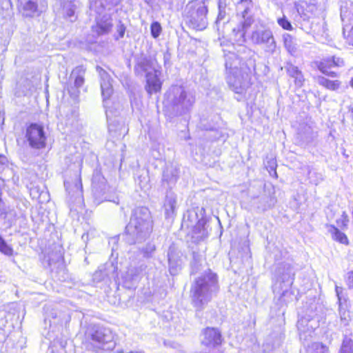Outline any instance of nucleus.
<instances>
[{
	"mask_svg": "<svg viewBox=\"0 0 353 353\" xmlns=\"http://www.w3.org/2000/svg\"><path fill=\"white\" fill-rule=\"evenodd\" d=\"M341 18L345 22L347 21L353 20V1L346 2L345 6H342L341 8Z\"/></svg>",
	"mask_w": 353,
	"mask_h": 353,
	"instance_id": "7c9ffc66",
	"label": "nucleus"
},
{
	"mask_svg": "<svg viewBox=\"0 0 353 353\" xmlns=\"http://www.w3.org/2000/svg\"><path fill=\"white\" fill-rule=\"evenodd\" d=\"M252 7V0H239L236 3L237 11L241 12L243 21L233 28L232 38L239 46L245 42V29L249 28L254 22L252 16L250 14Z\"/></svg>",
	"mask_w": 353,
	"mask_h": 353,
	"instance_id": "0eeeda50",
	"label": "nucleus"
},
{
	"mask_svg": "<svg viewBox=\"0 0 353 353\" xmlns=\"http://www.w3.org/2000/svg\"><path fill=\"white\" fill-rule=\"evenodd\" d=\"M108 276V273L105 267H100L93 274V281L95 283H99L105 280Z\"/></svg>",
	"mask_w": 353,
	"mask_h": 353,
	"instance_id": "4c0bfd02",
	"label": "nucleus"
},
{
	"mask_svg": "<svg viewBox=\"0 0 353 353\" xmlns=\"http://www.w3.org/2000/svg\"><path fill=\"white\" fill-rule=\"evenodd\" d=\"M348 28V26L344 25L343 34L348 45L353 46V26L350 29Z\"/></svg>",
	"mask_w": 353,
	"mask_h": 353,
	"instance_id": "a19ab883",
	"label": "nucleus"
},
{
	"mask_svg": "<svg viewBox=\"0 0 353 353\" xmlns=\"http://www.w3.org/2000/svg\"><path fill=\"white\" fill-rule=\"evenodd\" d=\"M62 7L63 14L65 17L70 19L71 21L74 17L76 10L79 8L80 3L78 0H60Z\"/></svg>",
	"mask_w": 353,
	"mask_h": 353,
	"instance_id": "393cba45",
	"label": "nucleus"
},
{
	"mask_svg": "<svg viewBox=\"0 0 353 353\" xmlns=\"http://www.w3.org/2000/svg\"><path fill=\"white\" fill-rule=\"evenodd\" d=\"M227 12L225 10V6H222V0L219 1V14L216 21V23L219 24L221 21H224L226 18Z\"/></svg>",
	"mask_w": 353,
	"mask_h": 353,
	"instance_id": "37998d69",
	"label": "nucleus"
},
{
	"mask_svg": "<svg viewBox=\"0 0 353 353\" xmlns=\"http://www.w3.org/2000/svg\"><path fill=\"white\" fill-rule=\"evenodd\" d=\"M159 74L160 72L158 70L148 72L145 74V90L150 95L159 92L161 89L162 83L159 79Z\"/></svg>",
	"mask_w": 353,
	"mask_h": 353,
	"instance_id": "4be33fe9",
	"label": "nucleus"
},
{
	"mask_svg": "<svg viewBox=\"0 0 353 353\" xmlns=\"http://www.w3.org/2000/svg\"><path fill=\"white\" fill-rule=\"evenodd\" d=\"M278 23L285 30H290L292 29L290 22L285 17L279 19Z\"/></svg>",
	"mask_w": 353,
	"mask_h": 353,
	"instance_id": "49530a36",
	"label": "nucleus"
},
{
	"mask_svg": "<svg viewBox=\"0 0 353 353\" xmlns=\"http://www.w3.org/2000/svg\"><path fill=\"white\" fill-rule=\"evenodd\" d=\"M349 223V218L345 212H343L341 217L336 220V223L339 227L342 229H345L347 227Z\"/></svg>",
	"mask_w": 353,
	"mask_h": 353,
	"instance_id": "a18cd8bd",
	"label": "nucleus"
},
{
	"mask_svg": "<svg viewBox=\"0 0 353 353\" xmlns=\"http://www.w3.org/2000/svg\"><path fill=\"white\" fill-rule=\"evenodd\" d=\"M25 137L29 146L33 149H42L46 145V136L43 126L31 123L26 130Z\"/></svg>",
	"mask_w": 353,
	"mask_h": 353,
	"instance_id": "f8f14e48",
	"label": "nucleus"
},
{
	"mask_svg": "<svg viewBox=\"0 0 353 353\" xmlns=\"http://www.w3.org/2000/svg\"><path fill=\"white\" fill-rule=\"evenodd\" d=\"M117 32L119 33L120 38L123 37L125 32V27L124 26L123 24H120L117 26Z\"/></svg>",
	"mask_w": 353,
	"mask_h": 353,
	"instance_id": "603ef678",
	"label": "nucleus"
},
{
	"mask_svg": "<svg viewBox=\"0 0 353 353\" xmlns=\"http://www.w3.org/2000/svg\"><path fill=\"white\" fill-rule=\"evenodd\" d=\"M96 70L100 77L101 94L103 100V105L105 108L108 128L110 131H114L116 130L110 123V121L113 116H116V112L117 111L116 110L115 112H114L111 107L109 105V99L113 93V87L112 83V79L110 74L101 67L97 66Z\"/></svg>",
	"mask_w": 353,
	"mask_h": 353,
	"instance_id": "6e6552de",
	"label": "nucleus"
},
{
	"mask_svg": "<svg viewBox=\"0 0 353 353\" xmlns=\"http://www.w3.org/2000/svg\"><path fill=\"white\" fill-rule=\"evenodd\" d=\"M250 40L255 45L261 46L265 53L274 54L276 42L270 28L264 25L256 26L252 32Z\"/></svg>",
	"mask_w": 353,
	"mask_h": 353,
	"instance_id": "1a4fd4ad",
	"label": "nucleus"
},
{
	"mask_svg": "<svg viewBox=\"0 0 353 353\" xmlns=\"http://www.w3.org/2000/svg\"><path fill=\"white\" fill-rule=\"evenodd\" d=\"M135 181L142 190L150 188V176L148 170L140 169L137 171L135 174Z\"/></svg>",
	"mask_w": 353,
	"mask_h": 353,
	"instance_id": "cd10ccee",
	"label": "nucleus"
},
{
	"mask_svg": "<svg viewBox=\"0 0 353 353\" xmlns=\"http://www.w3.org/2000/svg\"><path fill=\"white\" fill-rule=\"evenodd\" d=\"M169 270L171 274H176L180 267L179 260L174 259V256L170 252H168Z\"/></svg>",
	"mask_w": 353,
	"mask_h": 353,
	"instance_id": "e433bc0d",
	"label": "nucleus"
},
{
	"mask_svg": "<svg viewBox=\"0 0 353 353\" xmlns=\"http://www.w3.org/2000/svg\"><path fill=\"white\" fill-rule=\"evenodd\" d=\"M151 35L153 38L157 39L161 33L162 28L161 24L158 21L152 23L150 26Z\"/></svg>",
	"mask_w": 353,
	"mask_h": 353,
	"instance_id": "79ce46f5",
	"label": "nucleus"
},
{
	"mask_svg": "<svg viewBox=\"0 0 353 353\" xmlns=\"http://www.w3.org/2000/svg\"><path fill=\"white\" fill-rule=\"evenodd\" d=\"M285 68L288 75L292 78H294L296 75H297L298 72L300 71L297 66L294 65L290 63H288L285 66Z\"/></svg>",
	"mask_w": 353,
	"mask_h": 353,
	"instance_id": "c03bdc74",
	"label": "nucleus"
},
{
	"mask_svg": "<svg viewBox=\"0 0 353 353\" xmlns=\"http://www.w3.org/2000/svg\"><path fill=\"white\" fill-rule=\"evenodd\" d=\"M293 79H294V83L299 87L303 85V82L305 81L303 75L301 70L298 72L297 75H296Z\"/></svg>",
	"mask_w": 353,
	"mask_h": 353,
	"instance_id": "09e8293b",
	"label": "nucleus"
},
{
	"mask_svg": "<svg viewBox=\"0 0 353 353\" xmlns=\"http://www.w3.org/2000/svg\"><path fill=\"white\" fill-rule=\"evenodd\" d=\"M319 325V318L315 316L305 315L300 317L296 325L300 339L306 340Z\"/></svg>",
	"mask_w": 353,
	"mask_h": 353,
	"instance_id": "dca6fc26",
	"label": "nucleus"
},
{
	"mask_svg": "<svg viewBox=\"0 0 353 353\" xmlns=\"http://www.w3.org/2000/svg\"><path fill=\"white\" fill-rule=\"evenodd\" d=\"M254 55V52L245 46L242 47L238 55L233 52L225 55L227 83L230 89L241 97L251 85L249 73L255 68Z\"/></svg>",
	"mask_w": 353,
	"mask_h": 353,
	"instance_id": "f257e3e1",
	"label": "nucleus"
},
{
	"mask_svg": "<svg viewBox=\"0 0 353 353\" xmlns=\"http://www.w3.org/2000/svg\"><path fill=\"white\" fill-rule=\"evenodd\" d=\"M328 227V231L332 234V237L334 240L341 243L348 245V239L343 232H341L336 227L333 225H330Z\"/></svg>",
	"mask_w": 353,
	"mask_h": 353,
	"instance_id": "c756f323",
	"label": "nucleus"
},
{
	"mask_svg": "<svg viewBox=\"0 0 353 353\" xmlns=\"http://www.w3.org/2000/svg\"><path fill=\"white\" fill-rule=\"evenodd\" d=\"M299 135L303 142L309 144L317 137V131L311 125L303 123L300 125Z\"/></svg>",
	"mask_w": 353,
	"mask_h": 353,
	"instance_id": "5701e85b",
	"label": "nucleus"
},
{
	"mask_svg": "<svg viewBox=\"0 0 353 353\" xmlns=\"http://www.w3.org/2000/svg\"><path fill=\"white\" fill-rule=\"evenodd\" d=\"M340 353H352L351 341H343Z\"/></svg>",
	"mask_w": 353,
	"mask_h": 353,
	"instance_id": "de8ad7c7",
	"label": "nucleus"
},
{
	"mask_svg": "<svg viewBox=\"0 0 353 353\" xmlns=\"http://www.w3.org/2000/svg\"><path fill=\"white\" fill-rule=\"evenodd\" d=\"M64 185L68 194L74 202H81L83 197L82 183L80 174L78 172L74 174L73 180H65Z\"/></svg>",
	"mask_w": 353,
	"mask_h": 353,
	"instance_id": "aec40b11",
	"label": "nucleus"
},
{
	"mask_svg": "<svg viewBox=\"0 0 353 353\" xmlns=\"http://www.w3.org/2000/svg\"><path fill=\"white\" fill-rule=\"evenodd\" d=\"M127 353H144V352L142 351H130Z\"/></svg>",
	"mask_w": 353,
	"mask_h": 353,
	"instance_id": "4d7b16f0",
	"label": "nucleus"
},
{
	"mask_svg": "<svg viewBox=\"0 0 353 353\" xmlns=\"http://www.w3.org/2000/svg\"><path fill=\"white\" fill-rule=\"evenodd\" d=\"M90 8L96 14L92 32L97 36L109 34L113 27L110 5L106 0H90Z\"/></svg>",
	"mask_w": 353,
	"mask_h": 353,
	"instance_id": "39448f33",
	"label": "nucleus"
},
{
	"mask_svg": "<svg viewBox=\"0 0 353 353\" xmlns=\"http://www.w3.org/2000/svg\"><path fill=\"white\" fill-rule=\"evenodd\" d=\"M152 230L150 212L145 207L136 208L125 227V240L129 244L141 243L146 240Z\"/></svg>",
	"mask_w": 353,
	"mask_h": 353,
	"instance_id": "f03ea898",
	"label": "nucleus"
},
{
	"mask_svg": "<svg viewBox=\"0 0 353 353\" xmlns=\"http://www.w3.org/2000/svg\"><path fill=\"white\" fill-rule=\"evenodd\" d=\"M342 292V288L338 286L336 287V292L338 296L339 300L340 301L341 298L339 296V294Z\"/></svg>",
	"mask_w": 353,
	"mask_h": 353,
	"instance_id": "5fc2aeb1",
	"label": "nucleus"
},
{
	"mask_svg": "<svg viewBox=\"0 0 353 353\" xmlns=\"http://www.w3.org/2000/svg\"><path fill=\"white\" fill-rule=\"evenodd\" d=\"M3 184V180L0 179V217L7 219L9 214L16 216V212L14 210H10L7 208L1 200V186Z\"/></svg>",
	"mask_w": 353,
	"mask_h": 353,
	"instance_id": "f704fd0d",
	"label": "nucleus"
},
{
	"mask_svg": "<svg viewBox=\"0 0 353 353\" xmlns=\"http://www.w3.org/2000/svg\"><path fill=\"white\" fill-rule=\"evenodd\" d=\"M350 85L352 88V89H353V77L351 79V80L350 81Z\"/></svg>",
	"mask_w": 353,
	"mask_h": 353,
	"instance_id": "13d9d810",
	"label": "nucleus"
},
{
	"mask_svg": "<svg viewBox=\"0 0 353 353\" xmlns=\"http://www.w3.org/2000/svg\"><path fill=\"white\" fill-rule=\"evenodd\" d=\"M278 276L277 280L280 282L281 289L283 290V295L288 292L293 283L294 272L293 268L288 263L280 265L276 271Z\"/></svg>",
	"mask_w": 353,
	"mask_h": 353,
	"instance_id": "2eb2a0df",
	"label": "nucleus"
},
{
	"mask_svg": "<svg viewBox=\"0 0 353 353\" xmlns=\"http://www.w3.org/2000/svg\"><path fill=\"white\" fill-rule=\"evenodd\" d=\"M18 2L20 12L26 17L39 15L47 6L46 0H18Z\"/></svg>",
	"mask_w": 353,
	"mask_h": 353,
	"instance_id": "ddd939ff",
	"label": "nucleus"
},
{
	"mask_svg": "<svg viewBox=\"0 0 353 353\" xmlns=\"http://www.w3.org/2000/svg\"><path fill=\"white\" fill-rule=\"evenodd\" d=\"M222 6H225V9L226 8V3L225 0H222Z\"/></svg>",
	"mask_w": 353,
	"mask_h": 353,
	"instance_id": "bf43d9fd",
	"label": "nucleus"
},
{
	"mask_svg": "<svg viewBox=\"0 0 353 353\" xmlns=\"http://www.w3.org/2000/svg\"><path fill=\"white\" fill-rule=\"evenodd\" d=\"M179 166L177 163H166L162 173V186L166 189H172L179 177Z\"/></svg>",
	"mask_w": 353,
	"mask_h": 353,
	"instance_id": "f3484780",
	"label": "nucleus"
},
{
	"mask_svg": "<svg viewBox=\"0 0 353 353\" xmlns=\"http://www.w3.org/2000/svg\"><path fill=\"white\" fill-rule=\"evenodd\" d=\"M203 335L201 343L206 347H214L221 343V334L217 329L208 327L203 331Z\"/></svg>",
	"mask_w": 353,
	"mask_h": 353,
	"instance_id": "412c9836",
	"label": "nucleus"
},
{
	"mask_svg": "<svg viewBox=\"0 0 353 353\" xmlns=\"http://www.w3.org/2000/svg\"><path fill=\"white\" fill-rule=\"evenodd\" d=\"M275 203H276V199L274 198H270V202L265 207V209L272 208L274 205Z\"/></svg>",
	"mask_w": 353,
	"mask_h": 353,
	"instance_id": "864d4df0",
	"label": "nucleus"
},
{
	"mask_svg": "<svg viewBox=\"0 0 353 353\" xmlns=\"http://www.w3.org/2000/svg\"><path fill=\"white\" fill-rule=\"evenodd\" d=\"M208 5L205 0H194L186 5L183 19L190 28L203 30L208 25Z\"/></svg>",
	"mask_w": 353,
	"mask_h": 353,
	"instance_id": "423d86ee",
	"label": "nucleus"
},
{
	"mask_svg": "<svg viewBox=\"0 0 353 353\" xmlns=\"http://www.w3.org/2000/svg\"><path fill=\"white\" fill-rule=\"evenodd\" d=\"M85 69L83 65L76 67L72 72L70 79H74L73 84L68 85V91L71 97L76 99L79 94V88L84 83Z\"/></svg>",
	"mask_w": 353,
	"mask_h": 353,
	"instance_id": "6ab92c4d",
	"label": "nucleus"
},
{
	"mask_svg": "<svg viewBox=\"0 0 353 353\" xmlns=\"http://www.w3.org/2000/svg\"><path fill=\"white\" fill-rule=\"evenodd\" d=\"M206 221L203 218H201L192 228V239L195 242L203 240L208 236V231L205 228Z\"/></svg>",
	"mask_w": 353,
	"mask_h": 353,
	"instance_id": "b1692460",
	"label": "nucleus"
},
{
	"mask_svg": "<svg viewBox=\"0 0 353 353\" xmlns=\"http://www.w3.org/2000/svg\"><path fill=\"white\" fill-rule=\"evenodd\" d=\"M344 61L342 58L332 56V57L324 58L320 61L316 62L317 68L323 74L331 77H336L337 73L329 70L334 67L344 66Z\"/></svg>",
	"mask_w": 353,
	"mask_h": 353,
	"instance_id": "a211bd4d",
	"label": "nucleus"
},
{
	"mask_svg": "<svg viewBox=\"0 0 353 353\" xmlns=\"http://www.w3.org/2000/svg\"><path fill=\"white\" fill-rule=\"evenodd\" d=\"M134 70L137 74H142L155 70L153 68L152 60L145 56H141L137 61Z\"/></svg>",
	"mask_w": 353,
	"mask_h": 353,
	"instance_id": "bb28decb",
	"label": "nucleus"
},
{
	"mask_svg": "<svg viewBox=\"0 0 353 353\" xmlns=\"http://www.w3.org/2000/svg\"><path fill=\"white\" fill-rule=\"evenodd\" d=\"M345 280L348 288L350 289L353 288V271H350L347 273Z\"/></svg>",
	"mask_w": 353,
	"mask_h": 353,
	"instance_id": "8fccbe9b",
	"label": "nucleus"
},
{
	"mask_svg": "<svg viewBox=\"0 0 353 353\" xmlns=\"http://www.w3.org/2000/svg\"><path fill=\"white\" fill-rule=\"evenodd\" d=\"M274 164H275L274 162H272L270 167V170L275 172L276 167H275Z\"/></svg>",
	"mask_w": 353,
	"mask_h": 353,
	"instance_id": "6e6d98bb",
	"label": "nucleus"
},
{
	"mask_svg": "<svg viewBox=\"0 0 353 353\" xmlns=\"http://www.w3.org/2000/svg\"><path fill=\"white\" fill-rule=\"evenodd\" d=\"M114 334L110 329L97 327L91 334L92 344L97 353L109 352L115 347Z\"/></svg>",
	"mask_w": 353,
	"mask_h": 353,
	"instance_id": "9d476101",
	"label": "nucleus"
},
{
	"mask_svg": "<svg viewBox=\"0 0 353 353\" xmlns=\"http://www.w3.org/2000/svg\"><path fill=\"white\" fill-rule=\"evenodd\" d=\"M315 81L319 85L332 91L338 90L341 84V82L339 80H330L323 76H317L315 77Z\"/></svg>",
	"mask_w": 353,
	"mask_h": 353,
	"instance_id": "c85d7f7f",
	"label": "nucleus"
},
{
	"mask_svg": "<svg viewBox=\"0 0 353 353\" xmlns=\"http://www.w3.org/2000/svg\"><path fill=\"white\" fill-rule=\"evenodd\" d=\"M296 8L298 13L303 19V20L309 19L316 11V6L314 3H308L302 1L296 4Z\"/></svg>",
	"mask_w": 353,
	"mask_h": 353,
	"instance_id": "a878e982",
	"label": "nucleus"
},
{
	"mask_svg": "<svg viewBox=\"0 0 353 353\" xmlns=\"http://www.w3.org/2000/svg\"><path fill=\"white\" fill-rule=\"evenodd\" d=\"M283 43L286 50L291 54H294L297 51L296 44L294 43L293 37L289 34H283Z\"/></svg>",
	"mask_w": 353,
	"mask_h": 353,
	"instance_id": "473e14b6",
	"label": "nucleus"
},
{
	"mask_svg": "<svg viewBox=\"0 0 353 353\" xmlns=\"http://www.w3.org/2000/svg\"><path fill=\"white\" fill-rule=\"evenodd\" d=\"M194 103V96L181 85H172L165 94V106L177 116L189 113Z\"/></svg>",
	"mask_w": 353,
	"mask_h": 353,
	"instance_id": "20e7f679",
	"label": "nucleus"
},
{
	"mask_svg": "<svg viewBox=\"0 0 353 353\" xmlns=\"http://www.w3.org/2000/svg\"><path fill=\"white\" fill-rule=\"evenodd\" d=\"M176 199L171 196H167L164 203L165 214L166 218L172 216L176 210Z\"/></svg>",
	"mask_w": 353,
	"mask_h": 353,
	"instance_id": "2f4dec72",
	"label": "nucleus"
},
{
	"mask_svg": "<svg viewBox=\"0 0 353 353\" xmlns=\"http://www.w3.org/2000/svg\"><path fill=\"white\" fill-rule=\"evenodd\" d=\"M8 159L6 156L0 154V171L3 170L7 165Z\"/></svg>",
	"mask_w": 353,
	"mask_h": 353,
	"instance_id": "3c124183",
	"label": "nucleus"
},
{
	"mask_svg": "<svg viewBox=\"0 0 353 353\" xmlns=\"http://www.w3.org/2000/svg\"><path fill=\"white\" fill-rule=\"evenodd\" d=\"M0 252L8 256L13 254V249L10 246L3 238L0 235Z\"/></svg>",
	"mask_w": 353,
	"mask_h": 353,
	"instance_id": "ea45409f",
	"label": "nucleus"
},
{
	"mask_svg": "<svg viewBox=\"0 0 353 353\" xmlns=\"http://www.w3.org/2000/svg\"><path fill=\"white\" fill-rule=\"evenodd\" d=\"M146 265L130 267L122 277L123 285L127 289H134L145 274Z\"/></svg>",
	"mask_w": 353,
	"mask_h": 353,
	"instance_id": "4468645a",
	"label": "nucleus"
},
{
	"mask_svg": "<svg viewBox=\"0 0 353 353\" xmlns=\"http://www.w3.org/2000/svg\"><path fill=\"white\" fill-rule=\"evenodd\" d=\"M156 250V246L154 243L150 242L148 243L145 245H144L141 249V252L142 253L143 257L145 258H150L153 256Z\"/></svg>",
	"mask_w": 353,
	"mask_h": 353,
	"instance_id": "58836bf2",
	"label": "nucleus"
},
{
	"mask_svg": "<svg viewBox=\"0 0 353 353\" xmlns=\"http://www.w3.org/2000/svg\"><path fill=\"white\" fill-rule=\"evenodd\" d=\"M219 290L218 279L210 270L203 273L194 281L191 288L192 301L194 307L201 310Z\"/></svg>",
	"mask_w": 353,
	"mask_h": 353,
	"instance_id": "7ed1b4c3",
	"label": "nucleus"
},
{
	"mask_svg": "<svg viewBox=\"0 0 353 353\" xmlns=\"http://www.w3.org/2000/svg\"><path fill=\"white\" fill-rule=\"evenodd\" d=\"M92 187L94 203L96 205H99L104 201H112L116 203H119L117 201L111 200L110 196L107 192L108 186L106 179L99 172L94 173L92 180Z\"/></svg>",
	"mask_w": 353,
	"mask_h": 353,
	"instance_id": "9b49d317",
	"label": "nucleus"
},
{
	"mask_svg": "<svg viewBox=\"0 0 353 353\" xmlns=\"http://www.w3.org/2000/svg\"><path fill=\"white\" fill-rule=\"evenodd\" d=\"M306 353H327V347L318 342L312 343L307 346Z\"/></svg>",
	"mask_w": 353,
	"mask_h": 353,
	"instance_id": "c9c22d12",
	"label": "nucleus"
},
{
	"mask_svg": "<svg viewBox=\"0 0 353 353\" xmlns=\"http://www.w3.org/2000/svg\"><path fill=\"white\" fill-rule=\"evenodd\" d=\"M197 212L194 210L188 211L183 216V223L187 227H192L199 220Z\"/></svg>",
	"mask_w": 353,
	"mask_h": 353,
	"instance_id": "72a5a7b5",
	"label": "nucleus"
}]
</instances>
